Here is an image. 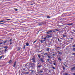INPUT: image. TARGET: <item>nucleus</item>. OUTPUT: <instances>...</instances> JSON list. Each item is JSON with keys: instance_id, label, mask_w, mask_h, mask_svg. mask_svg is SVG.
Instances as JSON below:
<instances>
[{"instance_id": "f257e3e1", "label": "nucleus", "mask_w": 75, "mask_h": 75, "mask_svg": "<svg viewBox=\"0 0 75 75\" xmlns=\"http://www.w3.org/2000/svg\"><path fill=\"white\" fill-rule=\"evenodd\" d=\"M62 36L63 37H67V33H65L63 34Z\"/></svg>"}, {"instance_id": "f03ea898", "label": "nucleus", "mask_w": 75, "mask_h": 75, "mask_svg": "<svg viewBox=\"0 0 75 75\" xmlns=\"http://www.w3.org/2000/svg\"><path fill=\"white\" fill-rule=\"evenodd\" d=\"M46 51H47V52H50V48L49 47L46 48Z\"/></svg>"}, {"instance_id": "7ed1b4c3", "label": "nucleus", "mask_w": 75, "mask_h": 75, "mask_svg": "<svg viewBox=\"0 0 75 75\" xmlns=\"http://www.w3.org/2000/svg\"><path fill=\"white\" fill-rule=\"evenodd\" d=\"M40 60L42 62H44V60L43 59H42V58H41Z\"/></svg>"}, {"instance_id": "20e7f679", "label": "nucleus", "mask_w": 75, "mask_h": 75, "mask_svg": "<svg viewBox=\"0 0 75 75\" xmlns=\"http://www.w3.org/2000/svg\"><path fill=\"white\" fill-rule=\"evenodd\" d=\"M51 36H50L49 35H47L46 36V38H51Z\"/></svg>"}, {"instance_id": "39448f33", "label": "nucleus", "mask_w": 75, "mask_h": 75, "mask_svg": "<svg viewBox=\"0 0 75 75\" xmlns=\"http://www.w3.org/2000/svg\"><path fill=\"white\" fill-rule=\"evenodd\" d=\"M47 57H48V58H50V59H52V57H51V56L50 55L47 56Z\"/></svg>"}, {"instance_id": "423d86ee", "label": "nucleus", "mask_w": 75, "mask_h": 75, "mask_svg": "<svg viewBox=\"0 0 75 75\" xmlns=\"http://www.w3.org/2000/svg\"><path fill=\"white\" fill-rule=\"evenodd\" d=\"M32 60L33 61V62H35V59L33 58L32 59Z\"/></svg>"}, {"instance_id": "0eeeda50", "label": "nucleus", "mask_w": 75, "mask_h": 75, "mask_svg": "<svg viewBox=\"0 0 75 75\" xmlns=\"http://www.w3.org/2000/svg\"><path fill=\"white\" fill-rule=\"evenodd\" d=\"M73 24V23H69V24H67V25H72Z\"/></svg>"}, {"instance_id": "6e6552de", "label": "nucleus", "mask_w": 75, "mask_h": 75, "mask_svg": "<svg viewBox=\"0 0 75 75\" xmlns=\"http://www.w3.org/2000/svg\"><path fill=\"white\" fill-rule=\"evenodd\" d=\"M16 62H14V64L13 65V67H16Z\"/></svg>"}, {"instance_id": "1a4fd4ad", "label": "nucleus", "mask_w": 75, "mask_h": 75, "mask_svg": "<svg viewBox=\"0 0 75 75\" xmlns=\"http://www.w3.org/2000/svg\"><path fill=\"white\" fill-rule=\"evenodd\" d=\"M12 61H13V60H11L8 63H9V64H11L12 62Z\"/></svg>"}, {"instance_id": "9d476101", "label": "nucleus", "mask_w": 75, "mask_h": 75, "mask_svg": "<svg viewBox=\"0 0 75 75\" xmlns=\"http://www.w3.org/2000/svg\"><path fill=\"white\" fill-rule=\"evenodd\" d=\"M74 69H75V67H73L71 69V70H74Z\"/></svg>"}, {"instance_id": "9b49d317", "label": "nucleus", "mask_w": 75, "mask_h": 75, "mask_svg": "<svg viewBox=\"0 0 75 75\" xmlns=\"http://www.w3.org/2000/svg\"><path fill=\"white\" fill-rule=\"evenodd\" d=\"M58 60H59V61H61V60H62V59L61 58V57H59V58H58Z\"/></svg>"}, {"instance_id": "f8f14e48", "label": "nucleus", "mask_w": 75, "mask_h": 75, "mask_svg": "<svg viewBox=\"0 0 75 75\" xmlns=\"http://www.w3.org/2000/svg\"><path fill=\"white\" fill-rule=\"evenodd\" d=\"M58 54H62V52H59L57 53Z\"/></svg>"}, {"instance_id": "ddd939ff", "label": "nucleus", "mask_w": 75, "mask_h": 75, "mask_svg": "<svg viewBox=\"0 0 75 75\" xmlns=\"http://www.w3.org/2000/svg\"><path fill=\"white\" fill-rule=\"evenodd\" d=\"M26 46H28V45H29V44H28V43H27L26 44Z\"/></svg>"}, {"instance_id": "4468645a", "label": "nucleus", "mask_w": 75, "mask_h": 75, "mask_svg": "<svg viewBox=\"0 0 75 75\" xmlns=\"http://www.w3.org/2000/svg\"><path fill=\"white\" fill-rule=\"evenodd\" d=\"M14 10H15V11H17L18 9L17 8H14Z\"/></svg>"}, {"instance_id": "2eb2a0df", "label": "nucleus", "mask_w": 75, "mask_h": 75, "mask_svg": "<svg viewBox=\"0 0 75 75\" xmlns=\"http://www.w3.org/2000/svg\"><path fill=\"white\" fill-rule=\"evenodd\" d=\"M54 30L55 31H59V30L57 29H56L55 30Z\"/></svg>"}, {"instance_id": "dca6fc26", "label": "nucleus", "mask_w": 75, "mask_h": 75, "mask_svg": "<svg viewBox=\"0 0 75 75\" xmlns=\"http://www.w3.org/2000/svg\"><path fill=\"white\" fill-rule=\"evenodd\" d=\"M0 22L2 23V22H5V21H0Z\"/></svg>"}, {"instance_id": "f3484780", "label": "nucleus", "mask_w": 75, "mask_h": 75, "mask_svg": "<svg viewBox=\"0 0 75 75\" xmlns=\"http://www.w3.org/2000/svg\"><path fill=\"white\" fill-rule=\"evenodd\" d=\"M50 33H52V30H50V31H49Z\"/></svg>"}, {"instance_id": "a211bd4d", "label": "nucleus", "mask_w": 75, "mask_h": 75, "mask_svg": "<svg viewBox=\"0 0 75 75\" xmlns=\"http://www.w3.org/2000/svg\"><path fill=\"white\" fill-rule=\"evenodd\" d=\"M3 56H1V57H0V59H1L2 58H3Z\"/></svg>"}, {"instance_id": "6ab92c4d", "label": "nucleus", "mask_w": 75, "mask_h": 75, "mask_svg": "<svg viewBox=\"0 0 75 75\" xmlns=\"http://www.w3.org/2000/svg\"><path fill=\"white\" fill-rule=\"evenodd\" d=\"M5 48H6V49H7L8 48V47L7 46H5L4 47Z\"/></svg>"}, {"instance_id": "aec40b11", "label": "nucleus", "mask_w": 75, "mask_h": 75, "mask_svg": "<svg viewBox=\"0 0 75 75\" xmlns=\"http://www.w3.org/2000/svg\"><path fill=\"white\" fill-rule=\"evenodd\" d=\"M47 53H44V55H47Z\"/></svg>"}, {"instance_id": "412c9836", "label": "nucleus", "mask_w": 75, "mask_h": 75, "mask_svg": "<svg viewBox=\"0 0 75 75\" xmlns=\"http://www.w3.org/2000/svg\"><path fill=\"white\" fill-rule=\"evenodd\" d=\"M42 66L41 65H39L38 66V67L39 68H40V67H41Z\"/></svg>"}, {"instance_id": "4be33fe9", "label": "nucleus", "mask_w": 75, "mask_h": 75, "mask_svg": "<svg viewBox=\"0 0 75 75\" xmlns=\"http://www.w3.org/2000/svg\"><path fill=\"white\" fill-rule=\"evenodd\" d=\"M47 18H50V17L47 16Z\"/></svg>"}, {"instance_id": "5701e85b", "label": "nucleus", "mask_w": 75, "mask_h": 75, "mask_svg": "<svg viewBox=\"0 0 75 75\" xmlns=\"http://www.w3.org/2000/svg\"><path fill=\"white\" fill-rule=\"evenodd\" d=\"M47 34H50V32H49V31H48L47 33Z\"/></svg>"}, {"instance_id": "b1692460", "label": "nucleus", "mask_w": 75, "mask_h": 75, "mask_svg": "<svg viewBox=\"0 0 75 75\" xmlns=\"http://www.w3.org/2000/svg\"><path fill=\"white\" fill-rule=\"evenodd\" d=\"M37 40H36L34 42H33V44H34L35 42H37Z\"/></svg>"}, {"instance_id": "393cba45", "label": "nucleus", "mask_w": 75, "mask_h": 75, "mask_svg": "<svg viewBox=\"0 0 75 75\" xmlns=\"http://www.w3.org/2000/svg\"><path fill=\"white\" fill-rule=\"evenodd\" d=\"M38 57H39V58H40L41 56H40V55H38Z\"/></svg>"}, {"instance_id": "a878e982", "label": "nucleus", "mask_w": 75, "mask_h": 75, "mask_svg": "<svg viewBox=\"0 0 75 75\" xmlns=\"http://www.w3.org/2000/svg\"><path fill=\"white\" fill-rule=\"evenodd\" d=\"M0 24H4V23H0Z\"/></svg>"}, {"instance_id": "bb28decb", "label": "nucleus", "mask_w": 75, "mask_h": 75, "mask_svg": "<svg viewBox=\"0 0 75 75\" xmlns=\"http://www.w3.org/2000/svg\"><path fill=\"white\" fill-rule=\"evenodd\" d=\"M39 72L40 73H42V72H43V71H40Z\"/></svg>"}, {"instance_id": "cd10ccee", "label": "nucleus", "mask_w": 75, "mask_h": 75, "mask_svg": "<svg viewBox=\"0 0 75 75\" xmlns=\"http://www.w3.org/2000/svg\"><path fill=\"white\" fill-rule=\"evenodd\" d=\"M6 21H9V20H10V19H7L6 20Z\"/></svg>"}, {"instance_id": "c85d7f7f", "label": "nucleus", "mask_w": 75, "mask_h": 75, "mask_svg": "<svg viewBox=\"0 0 75 75\" xmlns=\"http://www.w3.org/2000/svg\"><path fill=\"white\" fill-rule=\"evenodd\" d=\"M52 68H53V69H55V67H52Z\"/></svg>"}, {"instance_id": "c756f323", "label": "nucleus", "mask_w": 75, "mask_h": 75, "mask_svg": "<svg viewBox=\"0 0 75 75\" xmlns=\"http://www.w3.org/2000/svg\"><path fill=\"white\" fill-rule=\"evenodd\" d=\"M68 75V73H65V74H64V75Z\"/></svg>"}, {"instance_id": "7c9ffc66", "label": "nucleus", "mask_w": 75, "mask_h": 75, "mask_svg": "<svg viewBox=\"0 0 75 75\" xmlns=\"http://www.w3.org/2000/svg\"><path fill=\"white\" fill-rule=\"evenodd\" d=\"M43 39H44V40H46V39H47V38H43Z\"/></svg>"}, {"instance_id": "2f4dec72", "label": "nucleus", "mask_w": 75, "mask_h": 75, "mask_svg": "<svg viewBox=\"0 0 75 75\" xmlns=\"http://www.w3.org/2000/svg\"><path fill=\"white\" fill-rule=\"evenodd\" d=\"M57 48H60V47H57Z\"/></svg>"}, {"instance_id": "473e14b6", "label": "nucleus", "mask_w": 75, "mask_h": 75, "mask_svg": "<svg viewBox=\"0 0 75 75\" xmlns=\"http://www.w3.org/2000/svg\"><path fill=\"white\" fill-rule=\"evenodd\" d=\"M20 49H21V48H20V47H18V50H20Z\"/></svg>"}, {"instance_id": "72a5a7b5", "label": "nucleus", "mask_w": 75, "mask_h": 75, "mask_svg": "<svg viewBox=\"0 0 75 75\" xmlns=\"http://www.w3.org/2000/svg\"><path fill=\"white\" fill-rule=\"evenodd\" d=\"M2 54L1 53V52H0V55H1Z\"/></svg>"}, {"instance_id": "f704fd0d", "label": "nucleus", "mask_w": 75, "mask_h": 75, "mask_svg": "<svg viewBox=\"0 0 75 75\" xmlns=\"http://www.w3.org/2000/svg\"><path fill=\"white\" fill-rule=\"evenodd\" d=\"M4 43H6V42H7V41H5L4 42Z\"/></svg>"}, {"instance_id": "c9c22d12", "label": "nucleus", "mask_w": 75, "mask_h": 75, "mask_svg": "<svg viewBox=\"0 0 75 75\" xmlns=\"http://www.w3.org/2000/svg\"><path fill=\"white\" fill-rule=\"evenodd\" d=\"M53 64H54V65H56V64L55 63H54Z\"/></svg>"}, {"instance_id": "e433bc0d", "label": "nucleus", "mask_w": 75, "mask_h": 75, "mask_svg": "<svg viewBox=\"0 0 75 75\" xmlns=\"http://www.w3.org/2000/svg\"><path fill=\"white\" fill-rule=\"evenodd\" d=\"M63 69L65 70V67H63Z\"/></svg>"}, {"instance_id": "4c0bfd02", "label": "nucleus", "mask_w": 75, "mask_h": 75, "mask_svg": "<svg viewBox=\"0 0 75 75\" xmlns=\"http://www.w3.org/2000/svg\"><path fill=\"white\" fill-rule=\"evenodd\" d=\"M73 47H75V45H73L72 46Z\"/></svg>"}, {"instance_id": "58836bf2", "label": "nucleus", "mask_w": 75, "mask_h": 75, "mask_svg": "<svg viewBox=\"0 0 75 75\" xmlns=\"http://www.w3.org/2000/svg\"><path fill=\"white\" fill-rule=\"evenodd\" d=\"M26 74H29V72H27L26 73Z\"/></svg>"}, {"instance_id": "ea45409f", "label": "nucleus", "mask_w": 75, "mask_h": 75, "mask_svg": "<svg viewBox=\"0 0 75 75\" xmlns=\"http://www.w3.org/2000/svg\"><path fill=\"white\" fill-rule=\"evenodd\" d=\"M52 55L53 56H55V54H53Z\"/></svg>"}, {"instance_id": "a19ab883", "label": "nucleus", "mask_w": 75, "mask_h": 75, "mask_svg": "<svg viewBox=\"0 0 75 75\" xmlns=\"http://www.w3.org/2000/svg\"><path fill=\"white\" fill-rule=\"evenodd\" d=\"M47 61H50V59H47Z\"/></svg>"}, {"instance_id": "79ce46f5", "label": "nucleus", "mask_w": 75, "mask_h": 75, "mask_svg": "<svg viewBox=\"0 0 75 75\" xmlns=\"http://www.w3.org/2000/svg\"><path fill=\"white\" fill-rule=\"evenodd\" d=\"M52 31H53V32L54 33H55V30H53Z\"/></svg>"}, {"instance_id": "37998d69", "label": "nucleus", "mask_w": 75, "mask_h": 75, "mask_svg": "<svg viewBox=\"0 0 75 75\" xmlns=\"http://www.w3.org/2000/svg\"><path fill=\"white\" fill-rule=\"evenodd\" d=\"M58 41H59V39L58 38Z\"/></svg>"}, {"instance_id": "c03bdc74", "label": "nucleus", "mask_w": 75, "mask_h": 75, "mask_svg": "<svg viewBox=\"0 0 75 75\" xmlns=\"http://www.w3.org/2000/svg\"><path fill=\"white\" fill-rule=\"evenodd\" d=\"M11 41H12V39H10V42H11Z\"/></svg>"}, {"instance_id": "a18cd8bd", "label": "nucleus", "mask_w": 75, "mask_h": 75, "mask_svg": "<svg viewBox=\"0 0 75 75\" xmlns=\"http://www.w3.org/2000/svg\"><path fill=\"white\" fill-rule=\"evenodd\" d=\"M3 44V43H2V42L1 43H0V45H1V44Z\"/></svg>"}, {"instance_id": "49530a36", "label": "nucleus", "mask_w": 75, "mask_h": 75, "mask_svg": "<svg viewBox=\"0 0 75 75\" xmlns=\"http://www.w3.org/2000/svg\"><path fill=\"white\" fill-rule=\"evenodd\" d=\"M5 52H6V51H7V50H6V49L5 50Z\"/></svg>"}, {"instance_id": "de8ad7c7", "label": "nucleus", "mask_w": 75, "mask_h": 75, "mask_svg": "<svg viewBox=\"0 0 75 75\" xmlns=\"http://www.w3.org/2000/svg\"><path fill=\"white\" fill-rule=\"evenodd\" d=\"M72 55H75V53H73Z\"/></svg>"}, {"instance_id": "09e8293b", "label": "nucleus", "mask_w": 75, "mask_h": 75, "mask_svg": "<svg viewBox=\"0 0 75 75\" xmlns=\"http://www.w3.org/2000/svg\"><path fill=\"white\" fill-rule=\"evenodd\" d=\"M40 41H41V42H42V40H41Z\"/></svg>"}, {"instance_id": "8fccbe9b", "label": "nucleus", "mask_w": 75, "mask_h": 75, "mask_svg": "<svg viewBox=\"0 0 75 75\" xmlns=\"http://www.w3.org/2000/svg\"><path fill=\"white\" fill-rule=\"evenodd\" d=\"M25 46H24L23 47V49H25Z\"/></svg>"}, {"instance_id": "3c124183", "label": "nucleus", "mask_w": 75, "mask_h": 75, "mask_svg": "<svg viewBox=\"0 0 75 75\" xmlns=\"http://www.w3.org/2000/svg\"><path fill=\"white\" fill-rule=\"evenodd\" d=\"M71 33H72V34H74V32H71Z\"/></svg>"}, {"instance_id": "603ef678", "label": "nucleus", "mask_w": 75, "mask_h": 75, "mask_svg": "<svg viewBox=\"0 0 75 75\" xmlns=\"http://www.w3.org/2000/svg\"><path fill=\"white\" fill-rule=\"evenodd\" d=\"M57 51L58 52H59V51Z\"/></svg>"}, {"instance_id": "864d4df0", "label": "nucleus", "mask_w": 75, "mask_h": 75, "mask_svg": "<svg viewBox=\"0 0 75 75\" xmlns=\"http://www.w3.org/2000/svg\"><path fill=\"white\" fill-rule=\"evenodd\" d=\"M73 75H75V73H73Z\"/></svg>"}, {"instance_id": "5fc2aeb1", "label": "nucleus", "mask_w": 75, "mask_h": 75, "mask_svg": "<svg viewBox=\"0 0 75 75\" xmlns=\"http://www.w3.org/2000/svg\"><path fill=\"white\" fill-rule=\"evenodd\" d=\"M30 5H32V6H33V4H31Z\"/></svg>"}, {"instance_id": "6e6d98bb", "label": "nucleus", "mask_w": 75, "mask_h": 75, "mask_svg": "<svg viewBox=\"0 0 75 75\" xmlns=\"http://www.w3.org/2000/svg\"><path fill=\"white\" fill-rule=\"evenodd\" d=\"M72 31H75V30H72Z\"/></svg>"}, {"instance_id": "4d7b16f0", "label": "nucleus", "mask_w": 75, "mask_h": 75, "mask_svg": "<svg viewBox=\"0 0 75 75\" xmlns=\"http://www.w3.org/2000/svg\"><path fill=\"white\" fill-rule=\"evenodd\" d=\"M12 44V43L11 42L10 43V44Z\"/></svg>"}, {"instance_id": "13d9d810", "label": "nucleus", "mask_w": 75, "mask_h": 75, "mask_svg": "<svg viewBox=\"0 0 75 75\" xmlns=\"http://www.w3.org/2000/svg\"><path fill=\"white\" fill-rule=\"evenodd\" d=\"M30 64L29 63H27V64Z\"/></svg>"}, {"instance_id": "bf43d9fd", "label": "nucleus", "mask_w": 75, "mask_h": 75, "mask_svg": "<svg viewBox=\"0 0 75 75\" xmlns=\"http://www.w3.org/2000/svg\"><path fill=\"white\" fill-rule=\"evenodd\" d=\"M32 72H34V71H33V70H32Z\"/></svg>"}, {"instance_id": "052dcab7", "label": "nucleus", "mask_w": 75, "mask_h": 75, "mask_svg": "<svg viewBox=\"0 0 75 75\" xmlns=\"http://www.w3.org/2000/svg\"><path fill=\"white\" fill-rule=\"evenodd\" d=\"M71 40H73V38H71Z\"/></svg>"}, {"instance_id": "680f3d73", "label": "nucleus", "mask_w": 75, "mask_h": 75, "mask_svg": "<svg viewBox=\"0 0 75 75\" xmlns=\"http://www.w3.org/2000/svg\"><path fill=\"white\" fill-rule=\"evenodd\" d=\"M60 42H61V41H59Z\"/></svg>"}, {"instance_id": "e2e57ef3", "label": "nucleus", "mask_w": 75, "mask_h": 75, "mask_svg": "<svg viewBox=\"0 0 75 75\" xmlns=\"http://www.w3.org/2000/svg\"><path fill=\"white\" fill-rule=\"evenodd\" d=\"M45 41V40H43V41Z\"/></svg>"}, {"instance_id": "0e129e2a", "label": "nucleus", "mask_w": 75, "mask_h": 75, "mask_svg": "<svg viewBox=\"0 0 75 75\" xmlns=\"http://www.w3.org/2000/svg\"><path fill=\"white\" fill-rule=\"evenodd\" d=\"M38 64H40V63H38Z\"/></svg>"}, {"instance_id": "69168bd1", "label": "nucleus", "mask_w": 75, "mask_h": 75, "mask_svg": "<svg viewBox=\"0 0 75 75\" xmlns=\"http://www.w3.org/2000/svg\"><path fill=\"white\" fill-rule=\"evenodd\" d=\"M51 64H52V63H50Z\"/></svg>"}, {"instance_id": "338daca9", "label": "nucleus", "mask_w": 75, "mask_h": 75, "mask_svg": "<svg viewBox=\"0 0 75 75\" xmlns=\"http://www.w3.org/2000/svg\"><path fill=\"white\" fill-rule=\"evenodd\" d=\"M74 49H75V48H74Z\"/></svg>"}, {"instance_id": "774afa93", "label": "nucleus", "mask_w": 75, "mask_h": 75, "mask_svg": "<svg viewBox=\"0 0 75 75\" xmlns=\"http://www.w3.org/2000/svg\"><path fill=\"white\" fill-rule=\"evenodd\" d=\"M60 51H61V50H60Z\"/></svg>"}]
</instances>
